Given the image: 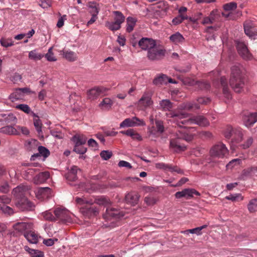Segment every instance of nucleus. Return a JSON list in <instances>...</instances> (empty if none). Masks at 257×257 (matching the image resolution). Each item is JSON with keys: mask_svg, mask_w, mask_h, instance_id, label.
Listing matches in <instances>:
<instances>
[{"mask_svg": "<svg viewBox=\"0 0 257 257\" xmlns=\"http://www.w3.org/2000/svg\"><path fill=\"white\" fill-rule=\"evenodd\" d=\"M229 83L234 91L238 93L241 91L244 85V79L238 66L232 67Z\"/></svg>", "mask_w": 257, "mask_h": 257, "instance_id": "1", "label": "nucleus"}, {"mask_svg": "<svg viewBox=\"0 0 257 257\" xmlns=\"http://www.w3.org/2000/svg\"><path fill=\"white\" fill-rule=\"evenodd\" d=\"M75 201L77 204L83 206L80 208V211L86 217L90 218L98 214V209L97 207L89 206L94 203L92 200H87L85 197H76Z\"/></svg>", "mask_w": 257, "mask_h": 257, "instance_id": "2", "label": "nucleus"}, {"mask_svg": "<svg viewBox=\"0 0 257 257\" xmlns=\"http://www.w3.org/2000/svg\"><path fill=\"white\" fill-rule=\"evenodd\" d=\"M173 107V104L169 99H163L159 102V108L163 111H168L169 112L166 113L167 117L174 118L176 123L177 120L182 119L188 116V114L187 113H179L175 111H171Z\"/></svg>", "mask_w": 257, "mask_h": 257, "instance_id": "3", "label": "nucleus"}, {"mask_svg": "<svg viewBox=\"0 0 257 257\" xmlns=\"http://www.w3.org/2000/svg\"><path fill=\"white\" fill-rule=\"evenodd\" d=\"M209 121L203 115H194L188 119L177 120V125L180 127H186L188 124H197L201 127H206L209 125Z\"/></svg>", "mask_w": 257, "mask_h": 257, "instance_id": "4", "label": "nucleus"}, {"mask_svg": "<svg viewBox=\"0 0 257 257\" xmlns=\"http://www.w3.org/2000/svg\"><path fill=\"white\" fill-rule=\"evenodd\" d=\"M25 167L22 170V177L27 180H30L34 179V176L35 174L40 172V170L36 168L37 165L35 164H31L25 165H23Z\"/></svg>", "mask_w": 257, "mask_h": 257, "instance_id": "5", "label": "nucleus"}, {"mask_svg": "<svg viewBox=\"0 0 257 257\" xmlns=\"http://www.w3.org/2000/svg\"><path fill=\"white\" fill-rule=\"evenodd\" d=\"M228 150L225 145L219 143L212 147L210 151V155L213 157L223 158L228 154Z\"/></svg>", "mask_w": 257, "mask_h": 257, "instance_id": "6", "label": "nucleus"}, {"mask_svg": "<svg viewBox=\"0 0 257 257\" xmlns=\"http://www.w3.org/2000/svg\"><path fill=\"white\" fill-rule=\"evenodd\" d=\"M146 125L145 121L142 119L134 116L131 118H127L123 120L119 125L120 128L125 127H135Z\"/></svg>", "mask_w": 257, "mask_h": 257, "instance_id": "7", "label": "nucleus"}, {"mask_svg": "<svg viewBox=\"0 0 257 257\" xmlns=\"http://www.w3.org/2000/svg\"><path fill=\"white\" fill-rule=\"evenodd\" d=\"M166 50L157 47H153L148 51L147 56L152 61L160 60L163 58L166 54Z\"/></svg>", "mask_w": 257, "mask_h": 257, "instance_id": "8", "label": "nucleus"}, {"mask_svg": "<svg viewBox=\"0 0 257 257\" xmlns=\"http://www.w3.org/2000/svg\"><path fill=\"white\" fill-rule=\"evenodd\" d=\"M236 48L239 55L244 60H250L252 56L249 52L246 44L242 42H236Z\"/></svg>", "mask_w": 257, "mask_h": 257, "instance_id": "9", "label": "nucleus"}, {"mask_svg": "<svg viewBox=\"0 0 257 257\" xmlns=\"http://www.w3.org/2000/svg\"><path fill=\"white\" fill-rule=\"evenodd\" d=\"M194 195L200 196V193L194 189L187 188L181 191L177 192L175 194V196L177 199L184 197L186 199H189L193 197Z\"/></svg>", "mask_w": 257, "mask_h": 257, "instance_id": "10", "label": "nucleus"}, {"mask_svg": "<svg viewBox=\"0 0 257 257\" xmlns=\"http://www.w3.org/2000/svg\"><path fill=\"white\" fill-rule=\"evenodd\" d=\"M243 124L247 128H250L257 122V112H246L242 117Z\"/></svg>", "mask_w": 257, "mask_h": 257, "instance_id": "11", "label": "nucleus"}, {"mask_svg": "<svg viewBox=\"0 0 257 257\" xmlns=\"http://www.w3.org/2000/svg\"><path fill=\"white\" fill-rule=\"evenodd\" d=\"M53 213L56 216V221L60 220L64 222H69L70 220L69 213L65 208H57Z\"/></svg>", "mask_w": 257, "mask_h": 257, "instance_id": "12", "label": "nucleus"}, {"mask_svg": "<svg viewBox=\"0 0 257 257\" xmlns=\"http://www.w3.org/2000/svg\"><path fill=\"white\" fill-rule=\"evenodd\" d=\"M177 139H171L170 141V148L176 152H180L185 150L186 147L184 145H181L180 140L181 139L185 138V135L184 134L179 135L177 134Z\"/></svg>", "mask_w": 257, "mask_h": 257, "instance_id": "13", "label": "nucleus"}, {"mask_svg": "<svg viewBox=\"0 0 257 257\" xmlns=\"http://www.w3.org/2000/svg\"><path fill=\"white\" fill-rule=\"evenodd\" d=\"M15 204L22 211L30 210L34 207L33 203L25 197L17 200Z\"/></svg>", "mask_w": 257, "mask_h": 257, "instance_id": "14", "label": "nucleus"}, {"mask_svg": "<svg viewBox=\"0 0 257 257\" xmlns=\"http://www.w3.org/2000/svg\"><path fill=\"white\" fill-rule=\"evenodd\" d=\"M139 47L144 50H148L153 48L156 46V44L154 40L151 38H142L138 43Z\"/></svg>", "mask_w": 257, "mask_h": 257, "instance_id": "15", "label": "nucleus"}, {"mask_svg": "<svg viewBox=\"0 0 257 257\" xmlns=\"http://www.w3.org/2000/svg\"><path fill=\"white\" fill-rule=\"evenodd\" d=\"M108 90V89L103 87H94L87 91V97L91 100L97 98L101 94H103Z\"/></svg>", "mask_w": 257, "mask_h": 257, "instance_id": "16", "label": "nucleus"}, {"mask_svg": "<svg viewBox=\"0 0 257 257\" xmlns=\"http://www.w3.org/2000/svg\"><path fill=\"white\" fill-rule=\"evenodd\" d=\"M36 195L38 199L44 200L52 196V190L49 187L39 188L36 192Z\"/></svg>", "mask_w": 257, "mask_h": 257, "instance_id": "17", "label": "nucleus"}, {"mask_svg": "<svg viewBox=\"0 0 257 257\" xmlns=\"http://www.w3.org/2000/svg\"><path fill=\"white\" fill-rule=\"evenodd\" d=\"M157 169H162L165 171H169L171 172H175L178 174H183V172L177 166H172L164 163H158L156 164Z\"/></svg>", "mask_w": 257, "mask_h": 257, "instance_id": "18", "label": "nucleus"}, {"mask_svg": "<svg viewBox=\"0 0 257 257\" xmlns=\"http://www.w3.org/2000/svg\"><path fill=\"white\" fill-rule=\"evenodd\" d=\"M153 103L152 95L149 92H145L139 101V104L145 108L150 106Z\"/></svg>", "mask_w": 257, "mask_h": 257, "instance_id": "19", "label": "nucleus"}, {"mask_svg": "<svg viewBox=\"0 0 257 257\" xmlns=\"http://www.w3.org/2000/svg\"><path fill=\"white\" fill-rule=\"evenodd\" d=\"M179 109L187 111H192L200 109V106L194 101H189L181 104Z\"/></svg>", "mask_w": 257, "mask_h": 257, "instance_id": "20", "label": "nucleus"}, {"mask_svg": "<svg viewBox=\"0 0 257 257\" xmlns=\"http://www.w3.org/2000/svg\"><path fill=\"white\" fill-rule=\"evenodd\" d=\"M79 169L76 166H73L68 173L65 175L66 179L69 182H75L77 180V171Z\"/></svg>", "mask_w": 257, "mask_h": 257, "instance_id": "21", "label": "nucleus"}, {"mask_svg": "<svg viewBox=\"0 0 257 257\" xmlns=\"http://www.w3.org/2000/svg\"><path fill=\"white\" fill-rule=\"evenodd\" d=\"M106 214L108 216L116 219H119L124 216V213L113 207H108L106 210Z\"/></svg>", "mask_w": 257, "mask_h": 257, "instance_id": "22", "label": "nucleus"}, {"mask_svg": "<svg viewBox=\"0 0 257 257\" xmlns=\"http://www.w3.org/2000/svg\"><path fill=\"white\" fill-rule=\"evenodd\" d=\"M28 188L24 185H20L15 188L13 190V194L18 200L25 198L24 195Z\"/></svg>", "mask_w": 257, "mask_h": 257, "instance_id": "23", "label": "nucleus"}, {"mask_svg": "<svg viewBox=\"0 0 257 257\" xmlns=\"http://www.w3.org/2000/svg\"><path fill=\"white\" fill-rule=\"evenodd\" d=\"M38 173L33 179L34 183L36 184L43 183L50 177V173L47 171Z\"/></svg>", "mask_w": 257, "mask_h": 257, "instance_id": "24", "label": "nucleus"}, {"mask_svg": "<svg viewBox=\"0 0 257 257\" xmlns=\"http://www.w3.org/2000/svg\"><path fill=\"white\" fill-rule=\"evenodd\" d=\"M220 83L222 87L223 93L225 97L229 99L231 98L230 92L227 85V79L225 77H221L220 78Z\"/></svg>", "mask_w": 257, "mask_h": 257, "instance_id": "25", "label": "nucleus"}, {"mask_svg": "<svg viewBox=\"0 0 257 257\" xmlns=\"http://www.w3.org/2000/svg\"><path fill=\"white\" fill-rule=\"evenodd\" d=\"M257 173V166H252L246 169H244L240 175V178L244 180L246 178L251 177Z\"/></svg>", "mask_w": 257, "mask_h": 257, "instance_id": "26", "label": "nucleus"}, {"mask_svg": "<svg viewBox=\"0 0 257 257\" xmlns=\"http://www.w3.org/2000/svg\"><path fill=\"white\" fill-rule=\"evenodd\" d=\"M169 40L174 44L178 45L182 44L185 41V38L181 33L177 32L171 35L169 37Z\"/></svg>", "mask_w": 257, "mask_h": 257, "instance_id": "27", "label": "nucleus"}, {"mask_svg": "<svg viewBox=\"0 0 257 257\" xmlns=\"http://www.w3.org/2000/svg\"><path fill=\"white\" fill-rule=\"evenodd\" d=\"M234 132L233 134V137L231 139L232 143H239L243 139V133L242 130L239 127L235 128Z\"/></svg>", "mask_w": 257, "mask_h": 257, "instance_id": "28", "label": "nucleus"}, {"mask_svg": "<svg viewBox=\"0 0 257 257\" xmlns=\"http://www.w3.org/2000/svg\"><path fill=\"white\" fill-rule=\"evenodd\" d=\"M139 198V195L136 193H128L125 197V201L133 206H134L138 203Z\"/></svg>", "mask_w": 257, "mask_h": 257, "instance_id": "29", "label": "nucleus"}, {"mask_svg": "<svg viewBox=\"0 0 257 257\" xmlns=\"http://www.w3.org/2000/svg\"><path fill=\"white\" fill-rule=\"evenodd\" d=\"M31 225L30 223L26 222H18L13 225V228L15 230L19 232H23L31 228Z\"/></svg>", "mask_w": 257, "mask_h": 257, "instance_id": "30", "label": "nucleus"}, {"mask_svg": "<svg viewBox=\"0 0 257 257\" xmlns=\"http://www.w3.org/2000/svg\"><path fill=\"white\" fill-rule=\"evenodd\" d=\"M112 100L108 97L104 98L99 104V107L103 110H109L113 105Z\"/></svg>", "mask_w": 257, "mask_h": 257, "instance_id": "31", "label": "nucleus"}, {"mask_svg": "<svg viewBox=\"0 0 257 257\" xmlns=\"http://www.w3.org/2000/svg\"><path fill=\"white\" fill-rule=\"evenodd\" d=\"M71 140L75 144L74 146L84 145L87 141V138L82 135H75L72 138Z\"/></svg>", "mask_w": 257, "mask_h": 257, "instance_id": "32", "label": "nucleus"}, {"mask_svg": "<svg viewBox=\"0 0 257 257\" xmlns=\"http://www.w3.org/2000/svg\"><path fill=\"white\" fill-rule=\"evenodd\" d=\"M24 235L30 243L36 244L38 241V235L34 232H26Z\"/></svg>", "mask_w": 257, "mask_h": 257, "instance_id": "33", "label": "nucleus"}, {"mask_svg": "<svg viewBox=\"0 0 257 257\" xmlns=\"http://www.w3.org/2000/svg\"><path fill=\"white\" fill-rule=\"evenodd\" d=\"M24 95L22 94L20 88H18L16 89L14 91L9 95V98L11 101L14 102L18 100L22 99Z\"/></svg>", "mask_w": 257, "mask_h": 257, "instance_id": "34", "label": "nucleus"}, {"mask_svg": "<svg viewBox=\"0 0 257 257\" xmlns=\"http://www.w3.org/2000/svg\"><path fill=\"white\" fill-rule=\"evenodd\" d=\"M137 19L132 17H128L126 18V31L128 33H131L134 30V27L136 25Z\"/></svg>", "mask_w": 257, "mask_h": 257, "instance_id": "35", "label": "nucleus"}, {"mask_svg": "<svg viewBox=\"0 0 257 257\" xmlns=\"http://www.w3.org/2000/svg\"><path fill=\"white\" fill-rule=\"evenodd\" d=\"M39 153L35 154L32 156L31 159L34 160V158H36L40 155L43 156L44 158L48 157L50 155V152L45 147L43 146H39L38 147Z\"/></svg>", "mask_w": 257, "mask_h": 257, "instance_id": "36", "label": "nucleus"}, {"mask_svg": "<svg viewBox=\"0 0 257 257\" xmlns=\"http://www.w3.org/2000/svg\"><path fill=\"white\" fill-rule=\"evenodd\" d=\"M32 116L33 117V121L35 127L37 132L40 134L42 132V122L38 115L35 112H32Z\"/></svg>", "mask_w": 257, "mask_h": 257, "instance_id": "37", "label": "nucleus"}, {"mask_svg": "<svg viewBox=\"0 0 257 257\" xmlns=\"http://www.w3.org/2000/svg\"><path fill=\"white\" fill-rule=\"evenodd\" d=\"M249 22H245L244 23V33L251 39H255L256 35L252 30L251 26L248 25Z\"/></svg>", "mask_w": 257, "mask_h": 257, "instance_id": "38", "label": "nucleus"}, {"mask_svg": "<svg viewBox=\"0 0 257 257\" xmlns=\"http://www.w3.org/2000/svg\"><path fill=\"white\" fill-rule=\"evenodd\" d=\"M0 132L8 135H18V132L16 128L11 125H7L0 128Z\"/></svg>", "mask_w": 257, "mask_h": 257, "instance_id": "39", "label": "nucleus"}, {"mask_svg": "<svg viewBox=\"0 0 257 257\" xmlns=\"http://www.w3.org/2000/svg\"><path fill=\"white\" fill-rule=\"evenodd\" d=\"M63 55L64 57L69 61H74L77 58L76 53L72 51H63Z\"/></svg>", "mask_w": 257, "mask_h": 257, "instance_id": "40", "label": "nucleus"}, {"mask_svg": "<svg viewBox=\"0 0 257 257\" xmlns=\"http://www.w3.org/2000/svg\"><path fill=\"white\" fill-rule=\"evenodd\" d=\"M28 57L31 60L37 61L41 60L44 57V55L41 53H38L37 50L35 49L29 52Z\"/></svg>", "mask_w": 257, "mask_h": 257, "instance_id": "41", "label": "nucleus"}, {"mask_svg": "<svg viewBox=\"0 0 257 257\" xmlns=\"http://www.w3.org/2000/svg\"><path fill=\"white\" fill-rule=\"evenodd\" d=\"M235 128L232 127L230 125H227L225 127L223 131V135L226 140L232 139L233 134L234 132Z\"/></svg>", "mask_w": 257, "mask_h": 257, "instance_id": "42", "label": "nucleus"}, {"mask_svg": "<svg viewBox=\"0 0 257 257\" xmlns=\"http://www.w3.org/2000/svg\"><path fill=\"white\" fill-rule=\"evenodd\" d=\"M25 249L30 253L31 257H43L44 255L42 251L32 249L28 246H25Z\"/></svg>", "mask_w": 257, "mask_h": 257, "instance_id": "43", "label": "nucleus"}, {"mask_svg": "<svg viewBox=\"0 0 257 257\" xmlns=\"http://www.w3.org/2000/svg\"><path fill=\"white\" fill-rule=\"evenodd\" d=\"M113 13L115 16L114 18V22L121 25L124 22L125 17L122 13L119 11H114Z\"/></svg>", "mask_w": 257, "mask_h": 257, "instance_id": "44", "label": "nucleus"}, {"mask_svg": "<svg viewBox=\"0 0 257 257\" xmlns=\"http://www.w3.org/2000/svg\"><path fill=\"white\" fill-rule=\"evenodd\" d=\"M168 77L165 74H161L156 77L153 80V84L156 85H159L163 83H167Z\"/></svg>", "mask_w": 257, "mask_h": 257, "instance_id": "45", "label": "nucleus"}, {"mask_svg": "<svg viewBox=\"0 0 257 257\" xmlns=\"http://www.w3.org/2000/svg\"><path fill=\"white\" fill-rule=\"evenodd\" d=\"M105 26L109 30L111 31H115L118 30L121 28V25L115 22H106L105 23Z\"/></svg>", "mask_w": 257, "mask_h": 257, "instance_id": "46", "label": "nucleus"}, {"mask_svg": "<svg viewBox=\"0 0 257 257\" xmlns=\"http://www.w3.org/2000/svg\"><path fill=\"white\" fill-rule=\"evenodd\" d=\"M127 136L130 137L133 140L141 141L143 140L142 136L134 129H129Z\"/></svg>", "mask_w": 257, "mask_h": 257, "instance_id": "47", "label": "nucleus"}, {"mask_svg": "<svg viewBox=\"0 0 257 257\" xmlns=\"http://www.w3.org/2000/svg\"><path fill=\"white\" fill-rule=\"evenodd\" d=\"M53 211L51 210H47L42 213V216L46 220L49 221H55L56 216L55 214H53Z\"/></svg>", "mask_w": 257, "mask_h": 257, "instance_id": "48", "label": "nucleus"}, {"mask_svg": "<svg viewBox=\"0 0 257 257\" xmlns=\"http://www.w3.org/2000/svg\"><path fill=\"white\" fill-rule=\"evenodd\" d=\"M16 108L20 109L27 114H30L32 115V112H34L31 110L29 106L26 104H20L16 105Z\"/></svg>", "mask_w": 257, "mask_h": 257, "instance_id": "49", "label": "nucleus"}, {"mask_svg": "<svg viewBox=\"0 0 257 257\" xmlns=\"http://www.w3.org/2000/svg\"><path fill=\"white\" fill-rule=\"evenodd\" d=\"M225 199L228 200H231L232 201H236L243 200V197L241 194L235 193L231 194L228 196L225 197Z\"/></svg>", "mask_w": 257, "mask_h": 257, "instance_id": "50", "label": "nucleus"}, {"mask_svg": "<svg viewBox=\"0 0 257 257\" xmlns=\"http://www.w3.org/2000/svg\"><path fill=\"white\" fill-rule=\"evenodd\" d=\"M207 226V225H203L200 227H196L191 229L186 230L185 232H189L190 233L196 234L198 235H201L202 232L201 230L205 228Z\"/></svg>", "mask_w": 257, "mask_h": 257, "instance_id": "51", "label": "nucleus"}, {"mask_svg": "<svg viewBox=\"0 0 257 257\" xmlns=\"http://www.w3.org/2000/svg\"><path fill=\"white\" fill-rule=\"evenodd\" d=\"M248 209L250 212H253L257 211V199L250 201L248 204Z\"/></svg>", "mask_w": 257, "mask_h": 257, "instance_id": "52", "label": "nucleus"}, {"mask_svg": "<svg viewBox=\"0 0 257 257\" xmlns=\"http://www.w3.org/2000/svg\"><path fill=\"white\" fill-rule=\"evenodd\" d=\"M237 8V4L235 2H230L224 4L223 8L225 11H230L235 10Z\"/></svg>", "mask_w": 257, "mask_h": 257, "instance_id": "53", "label": "nucleus"}, {"mask_svg": "<svg viewBox=\"0 0 257 257\" xmlns=\"http://www.w3.org/2000/svg\"><path fill=\"white\" fill-rule=\"evenodd\" d=\"M213 20L215 22L219 21L220 18V15L219 11L217 9L212 11L209 15Z\"/></svg>", "mask_w": 257, "mask_h": 257, "instance_id": "54", "label": "nucleus"}, {"mask_svg": "<svg viewBox=\"0 0 257 257\" xmlns=\"http://www.w3.org/2000/svg\"><path fill=\"white\" fill-rule=\"evenodd\" d=\"M195 84L198 86L199 89L202 90H207L210 87V84L205 81L196 82Z\"/></svg>", "mask_w": 257, "mask_h": 257, "instance_id": "55", "label": "nucleus"}, {"mask_svg": "<svg viewBox=\"0 0 257 257\" xmlns=\"http://www.w3.org/2000/svg\"><path fill=\"white\" fill-rule=\"evenodd\" d=\"M52 48L51 47L49 49L48 52L45 55V58L48 61L54 62L56 61V59L52 51Z\"/></svg>", "mask_w": 257, "mask_h": 257, "instance_id": "56", "label": "nucleus"}, {"mask_svg": "<svg viewBox=\"0 0 257 257\" xmlns=\"http://www.w3.org/2000/svg\"><path fill=\"white\" fill-rule=\"evenodd\" d=\"M73 151L77 154L83 155L86 152L87 149L83 145H78L74 147Z\"/></svg>", "mask_w": 257, "mask_h": 257, "instance_id": "57", "label": "nucleus"}, {"mask_svg": "<svg viewBox=\"0 0 257 257\" xmlns=\"http://www.w3.org/2000/svg\"><path fill=\"white\" fill-rule=\"evenodd\" d=\"M22 79V75L17 72L12 74L10 78V80L14 83H17V82L21 81Z\"/></svg>", "mask_w": 257, "mask_h": 257, "instance_id": "58", "label": "nucleus"}, {"mask_svg": "<svg viewBox=\"0 0 257 257\" xmlns=\"http://www.w3.org/2000/svg\"><path fill=\"white\" fill-rule=\"evenodd\" d=\"M5 116L4 120L7 123L16 122L17 120L16 117L12 113H10L8 115H4Z\"/></svg>", "mask_w": 257, "mask_h": 257, "instance_id": "59", "label": "nucleus"}, {"mask_svg": "<svg viewBox=\"0 0 257 257\" xmlns=\"http://www.w3.org/2000/svg\"><path fill=\"white\" fill-rule=\"evenodd\" d=\"M157 132L160 135V136L164 132V126L163 122L160 120H157L155 122Z\"/></svg>", "mask_w": 257, "mask_h": 257, "instance_id": "60", "label": "nucleus"}, {"mask_svg": "<svg viewBox=\"0 0 257 257\" xmlns=\"http://www.w3.org/2000/svg\"><path fill=\"white\" fill-rule=\"evenodd\" d=\"M100 155L103 160H107L111 158L112 153L111 151L104 150L101 152Z\"/></svg>", "mask_w": 257, "mask_h": 257, "instance_id": "61", "label": "nucleus"}, {"mask_svg": "<svg viewBox=\"0 0 257 257\" xmlns=\"http://www.w3.org/2000/svg\"><path fill=\"white\" fill-rule=\"evenodd\" d=\"M0 43L2 46L5 47H8L14 45V42L11 39L2 38L0 40Z\"/></svg>", "mask_w": 257, "mask_h": 257, "instance_id": "62", "label": "nucleus"}, {"mask_svg": "<svg viewBox=\"0 0 257 257\" xmlns=\"http://www.w3.org/2000/svg\"><path fill=\"white\" fill-rule=\"evenodd\" d=\"M0 210H2L5 213L9 214H11L13 213V209L5 204H0Z\"/></svg>", "mask_w": 257, "mask_h": 257, "instance_id": "63", "label": "nucleus"}, {"mask_svg": "<svg viewBox=\"0 0 257 257\" xmlns=\"http://www.w3.org/2000/svg\"><path fill=\"white\" fill-rule=\"evenodd\" d=\"M197 101L199 105V104L206 105L210 102L211 99L209 97H200L197 99Z\"/></svg>", "mask_w": 257, "mask_h": 257, "instance_id": "64", "label": "nucleus"}]
</instances>
